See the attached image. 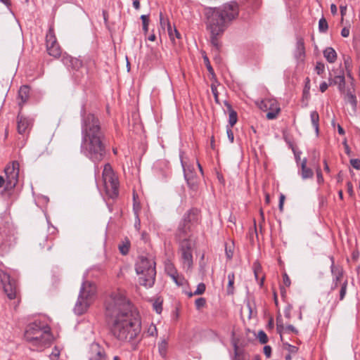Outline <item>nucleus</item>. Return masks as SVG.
<instances>
[{
	"mask_svg": "<svg viewBox=\"0 0 360 360\" xmlns=\"http://www.w3.org/2000/svg\"><path fill=\"white\" fill-rule=\"evenodd\" d=\"M105 315L112 335L120 341L134 342L141 330L138 314L122 290L111 292L105 300Z\"/></svg>",
	"mask_w": 360,
	"mask_h": 360,
	"instance_id": "nucleus-1",
	"label": "nucleus"
},
{
	"mask_svg": "<svg viewBox=\"0 0 360 360\" xmlns=\"http://www.w3.org/2000/svg\"><path fill=\"white\" fill-rule=\"evenodd\" d=\"M81 116L80 152L95 165H98L106 154L105 134L99 120L94 114H86L84 106L81 110Z\"/></svg>",
	"mask_w": 360,
	"mask_h": 360,
	"instance_id": "nucleus-2",
	"label": "nucleus"
},
{
	"mask_svg": "<svg viewBox=\"0 0 360 360\" xmlns=\"http://www.w3.org/2000/svg\"><path fill=\"white\" fill-rule=\"evenodd\" d=\"M238 5L235 1L210 8L207 13L206 24L210 32V42L217 51L221 47L218 37L224 32L230 22L238 16Z\"/></svg>",
	"mask_w": 360,
	"mask_h": 360,
	"instance_id": "nucleus-3",
	"label": "nucleus"
},
{
	"mask_svg": "<svg viewBox=\"0 0 360 360\" xmlns=\"http://www.w3.org/2000/svg\"><path fill=\"white\" fill-rule=\"evenodd\" d=\"M25 338L32 346L39 349L49 345L53 339L50 327L38 321L27 326Z\"/></svg>",
	"mask_w": 360,
	"mask_h": 360,
	"instance_id": "nucleus-4",
	"label": "nucleus"
},
{
	"mask_svg": "<svg viewBox=\"0 0 360 360\" xmlns=\"http://www.w3.org/2000/svg\"><path fill=\"white\" fill-rule=\"evenodd\" d=\"M136 272L139 276V284L146 288L153 286L155 281V262L152 259L139 257L136 263Z\"/></svg>",
	"mask_w": 360,
	"mask_h": 360,
	"instance_id": "nucleus-5",
	"label": "nucleus"
},
{
	"mask_svg": "<svg viewBox=\"0 0 360 360\" xmlns=\"http://www.w3.org/2000/svg\"><path fill=\"white\" fill-rule=\"evenodd\" d=\"M96 292V286L94 283L84 281L82 284L74 311L77 315L85 313Z\"/></svg>",
	"mask_w": 360,
	"mask_h": 360,
	"instance_id": "nucleus-6",
	"label": "nucleus"
},
{
	"mask_svg": "<svg viewBox=\"0 0 360 360\" xmlns=\"http://www.w3.org/2000/svg\"><path fill=\"white\" fill-rule=\"evenodd\" d=\"M102 177L108 196L112 199L117 198L119 194V181L110 164L104 165Z\"/></svg>",
	"mask_w": 360,
	"mask_h": 360,
	"instance_id": "nucleus-7",
	"label": "nucleus"
},
{
	"mask_svg": "<svg viewBox=\"0 0 360 360\" xmlns=\"http://www.w3.org/2000/svg\"><path fill=\"white\" fill-rule=\"evenodd\" d=\"M193 243L188 238L181 240L179 243V253L184 269L189 270L193 266Z\"/></svg>",
	"mask_w": 360,
	"mask_h": 360,
	"instance_id": "nucleus-8",
	"label": "nucleus"
},
{
	"mask_svg": "<svg viewBox=\"0 0 360 360\" xmlns=\"http://www.w3.org/2000/svg\"><path fill=\"white\" fill-rule=\"evenodd\" d=\"M0 281L7 297L10 300L17 298L18 289L15 280L11 278L6 272L0 270Z\"/></svg>",
	"mask_w": 360,
	"mask_h": 360,
	"instance_id": "nucleus-9",
	"label": "nucleus"
},
{
	"mask_svg": "<svg viewBox=\"0 0 360 360\" xmlns=\"http://www.w3.org/2000/svg\"><path fill=\"white\" fill-rule=\"evenodd\" d=\"M6 176V189L13 188L17 182L19 176V163L13 161L11 165H8L4 169Z\"/></svg>",
	"mask_w": 360,
	"mask_h": 360,
	"instance_id": "nucleus-10",
	"label": "nucleus"
},
{
	"mask_svg": "<svg viewBox=\"0 0 360 360\" xmlns=\"http://www.w3.org/2000/svg\"><path fill=\"white\" fill-rule=\"evenodd\" d=\"M195 212L193 210H189L187 213L184 215L183 221L180 223L178 228V236L180 239H185L188 236V233L191 231L190 223L195 219Z\"/></svg>",
	"mask_w": 360,
	"mask_h": 360,
	"instance_id": "nucleus-11",
	"label": "nucleus"
},
{
	"mask_svg": "<svg viewBox=\"0 0 360 360\" xmlns=\"http://www.w3.org/2000/svg\"><path fill=\"white\" fill-rule=\"evenodd\" d=\"M46 39L48 53L54 58H58L60 56V47L57 43L56 38L53 30H49V33L46 34Z\"/></svg>",
	"mask_w": 360,
	"mask_h": 360,
	"instance_id": "nucleus-12",
	"label": "nucleus"
},
{
	"mask_svg": "<svg viewBox=\"0 0 360 360\" xmlns=\"http://www.w3.org/2000/svg\"><path fill=\"white\" fill-rule=\"evenodd\" d=\"M61 61L69 70H72L74 73L78 72L82 67V62L77 58H73L66 53L62 55Z\"/></svg>",
	"mask_w": 360,
	"mask_h": 360,
	"instance_id": "nucleus-13",
	"label": "nucleus"
},
{
	"mask_svg": "<svg viewBox=\"0 0 360 360\" xmlns=\"http://www.w3.org/2000/svg\"><path fill=\"white\" fill-rule=\"evenodd\" d=\"M331 260L332 264L330 266V271L333 276V281L330 290L333 291L338 288L339 284L341 285V283H342L343 271L340 267L335 265L333 257H331Z\"/></svg>",
	"mask_w": 360,
	"mask_h": 360,
	"instance_id": "nucleus-14",
	"label": "nucleus"
},
{
	"mask_svg": "<svg viewBox=\"0 0 360 360\" xmlns=\"http://www.w3.org/2000/svg\"><path fill=\"white\" fill-rule=\"evenodd\" d=\"M89 360H105V352L98 344L91 345Z\"/></svg>",
	"mask_w": 360,
	"mask_h": 360,
	"instance_id": "nucleus-15",
	"label": "nucleus"
},
{
	"mask_svg": "<svg viewBox=\"0 0 360 360\" xmlns=\"http://www.w3.org/2000/svg\"><path fill=\"white\" fill-rule=\"evenodd\" d=\"M17 122V129L20 134H25L31 125V120L20 114L18 115Z\"/></svg>",
	"mask_w": 360,
	"mask_h": 360,
	"instance_id": "nucleus-16",
	"label": "nucleus"
},
{
	"mask_svg": "<svg viewBox=\"0 0 360 360\" xmlns=\"http://www.w3.org/2000/svg\"><path fill=\"white\" fill-rule=\"evenodd\" d=\"M9 230L6 227H0V248L6 250L8 246Z\"/></svg>",
	"mask_w": 360,
	"mask_h": 360,
	"instance_id": "nucleus-17",
	"label": "nucleus"
},
{
	"mask_svg": "<svg viewBox=\"0 0 360 360\" xmlns=\"http://www.w3.org/2000/svg\"><path fill=\"white\" fill-rule=\"evenodd\" d=\"M301 176L303 179L312 178L314 172L311 169L307 167V159L304 158L301 163Z\"/></svg>",
	"mask_w": 360,
	"mask_h": 360,
	"instance_id": "nucleus-18",
	"label": "nucleus"
},
{
	"mask_svg": "<svg viewBox=\"0 0 360 360\" xmlns=\"http://www.w3.org/2000/svg\"><path fill=\"white\" fill-rule=\"evenodd\" d=\"M184 177L187 181L188 186L192 190H194V191L196 190L198 188V181H197L196 177H195L191 172L188 173L185 168L184 169Z\"/></svg>",
	"mask_w": 360,
	"mask_h": 360,
	"instance_id": "nucleus-19",
	"label": "nucleus"
},
{
	"mask_svg": "<svg viewBox=\"0 0 360 360\" xmlns=\"http://www.w3.org/2000/svg\"><path fill=\"white\" fill-rule=\"evenodd\" d=\"M167 31L169 37L174 44H176V39H181V35L176 27L172 28L169 22H167Z\"/></svg>",
	"mask_w": 360,
	"mask_h": 360,
	"instance_id": "nucleus-20",
	"label": "nucleus"
},
{
	"mask_svg": "<svg viewBox=\"0 0 360 360\" xmlns=\"http://www.w3.org/2000/svg\"><path fill=\"white\" fill-rule=\"evenodd\" d=\"M30 96V88L27 86H22L18 91V97L20 98L21 102L19 105L22 106L27 102Z\"/></svg>",
	"mask_w": 360,
	"mask_h": 360,
	"instance_id": "nucleus-21",
	"label": "nucleus"
},
{
	"mask_svg": "<svg viewBox=\"0 0 360 360\" xmlns=\"http://www.w3.org/2000/svg\"><path fill=\"white\" fill-rule=\"evenodd\" d=\"M305 53V48L304 43L302 38H299L297 40L296 43V50L295 52V56L297 58H300L304 56Z\"/></svg>",
	"mask_w": 360,
	"mask_h": 360,
	"instance_id": "nucleus-22",
	"label": "nucleus"
},
{
	"mask_svg": "<svg viewBox=\"0 0 360 360\" xmlns=\"http://www.w3.org/2000/svg\"><path fill=\"white\" fill-rule=\"evenodd\" d=\"M323 56L330 63H334L337 59L336 51L332 47H327L323 51Z\"/></svg>",
	"mask_w": 360,
	"mask_h": 360,
	"instance_id": "nucleus-23",
	"label": "nucleus"
},
{
	"mask_svg": "<svg viewBox=\"0 0 360 360\" xmlns=\"http://www.w3.org/2000/svg\"><path fill=\"white\" fill-rule=\"evenodd\" d=\"M310 119L316 135L319 133V115L317 111L314 110L310 113Z\"/></svg>",
	"mask_w": 360,
	"mask_h": 360,
	"instance_id": "nucleus-24",
	"label": "nucleus"
},
{
	"mask_svg": "<svg viewBox=\"0 0 360 360\" xmlns=\"http://www.w3.org/2000/svg\"><path fill=\"white\" fill-rule=\"evenodd\" d=\"M225 105H226L229 111V123L230 125V127H233L238 120L237 113L236 111H234L231 105L228 103L227 102L225 103Z\"/></svg>",
	"mask_w": 360,
	"mask_h": 360,
	"instance_id": "nucleus-25",
	"label": "nucleus"
},
{
	"mask_svg": "<svg viewBox=\"0 0 360 360\" xmlns=\"http://www.w3.org/2000/svg\"><path fill=\"white\" fill-rule=\"evenodd\" d=\"M333 83L338 86L340 91L343 92L345 87V79L343 75H337L333 79Z\"/></svg>",
	"mask_w": 360,
	"mask_h": 360,
	"instance_id": "nucleus-26",
	"label": "nucleus"
},
{
	"mask_svg": "<svg viewBox=\"0 0 360 360\" xmlns=\"http://www.w3.org/2000/svg\"><path fill=\"white\" fill-rule=\"evenodd\" d=\"M227 278H228V285H227L226 291H227L228 294L232 295L234 292V287H233L234 281H235L234 273L231 272V273L229 274Z\"/></svg>",
	"mask_w": 360,
	"mask_h": 360,
	"instance_id": "nucleus-27",
	"label": "nucleus"
},
{
	"mask_svg": "<svg viewBox=\"0 0 360 360\" xmlns=\"http://www.w3.org/2000/svg\"><path fill=\"white\" fill-rule=\"evenodd\" d=\"M328 25L326 20L323 17L319 21V30L320 32H326L328 30Z\"/></svg>",
	"mask_w": 360,
	"mask_h": 360,
	"instance_id": "nucleus-28",
	"label": "nucleus"
},
{
	"mask_svg": "<svg viewBox=\"0 0 360 360\" xmlns=\"http://www.w3.org/2000/svg\"><path fill=\"white\" fill-rule=\"evenodd\" d=\"M167 342L162 340L158 345L159 352L162 356H165L167 353Z\"/></svg>",
	"mask_w": 360,
	"mask_h": 360,
	"instance_id": "nucleus-29",
	"label": "nucleus"
},
{
	"mask_svg": "<svg viewBox=\"0 0 360 360\" xmlns=\"http://www.w3.org/2000/svg\"><path fill=\"white\" fill-rule=\"evenodd\" d=\"M347 284H348L347 280H345L341 283L340 290V300H342L345 297V295L347 292Z\"/></svg>",
	"mask_w": 360,
	"mask_h": 360,
	"instance_id": "nucleus-30",
	"label": "nucleus"
},
{
	"mask_svg": "<svg viewBox=\"0 0 360 360\" xmlns=\"http://www.w3.org/2000/svg\"><path fill=\"white\" fill-rule=\"evenodd\" d=\"M347 98L348 102L352 105L353 108H356L357 105L356 96L352 92L348 91L347 93Z\"/></svg>",
	"mask_w": 360,
	"mask_h": 360,
	"instance_id": "nucleus-31",
	"label": "nucleus"
},
{
	"mask_svg": "<svg viewBox=\"0 0 360 360\" xmlns=\"http://www.w3.org/2000/svg\"><path fill=\"white\" fill-rule=\"evenodd\" d=\"M141 19L142 20L143 24V30L145 33H147L148 31V23H149V19L148 16L146 15H142L141 16Z\"/></svg>",
	"mask_w": 360,
	"mask_h": 360,
	"instance_id": "nucleus-32",
	"label": "nucleus"
},
{
	"mask_svg": "<svg viewBox=\"0 0 360 360\" xmlns=\"http://www.w3.org/2000/svg\"><path fill=\"white\" fill-rule=\"evenodd\" d=\"M165 271L168 276L175 274L177 272L174 266L172 263H168L165 265Z\"/></svg>",
	"mask_w": 360,
	"mask_h": 360,
	"instance_id": "nucleus-33",
	"label": "nucleus"
},
{
	"mask_svg": "<svg viewBox=\"0 0 360 360\" xmlns=\"http://www.w3.org/2000/svg\"><path fill=\"white\" fill-rule=\"evenodd\" d=\"M280 112V108H276L275 110H271L266 113V118L268 120H274L276 118Z\"/></svg>",
	"mask_w": 360,
	"mask_h": 360,
	"instance_id": "nucleus-34",
	"label": "nucleus"
},
{
	"mask_svg": "<svg viewBox=\"0 0 360 360\" xmlns=\"http://www.w3.org/2000/svg\"><path fill=\"white\" fill-rule=\"evenodd\" d=\"M153 308L158 314H161L162 311V302L159 300H156L153 304Z\"/></svg>",
	"mask_w": 360,
	"mask_h": 360,
	"instance_id": "nucleus-35",
	"label": "nucleus"
},
{
	"mask_svg": "<svg viewBox=\"0 0 360 360\" xmlns=\"http://www.w3.org/2000/svg\"><path fill=\"white\" fill-rule=\"evenodd\" d=\"M257 338L262 344H266L268 342L267 335L263 330L259 331Z\"/></svg>",
	"mask_w": 360,
	"mask_h": 360,
	"instance_id": "nucleus-36",
	"label": "nucleus"
},
{
	"mask_svg": "<svg viewBox=\"0 0 360 360\" xmlns=\"http://www.w3.org/2000/svg\"><path fill=\"white\" fill-rule=\"evenodd\" d=\"M205 285L203 283H200L198 285L196 290L193 292V295H202L205 292Z\"/></svg>",
	"mask_w": 360,
	"mask_h": 360,
	"instance_id": "nucleus-37",
	"label": "nucleus"
},
{
	"mask_svg": "<svg viewBox=\"0 0 360 360\" xmlns=\"http://www.w3.org/2000/svg\"><path fill=\"white\" fill-rule=\"evenodd\" d=\"M325 70V65L321 62H317L315 67V71L319 75H322Z\"/></svg>",
	"mask_w": 360,
	"mask_h": 360,
	"instance_id": "nucleus-38",
	"label": "nucleus"
},
{
	"mask_svg": "<svg viewBox=\"0 0 360 360\" xmlns=\"http://www.w3.org/2000/svg\"><path fill=\"white\" fill-rule=\"evenodd\" d=\"M147 334H148V335L152 336V337L156 336L158 335V330H157L155 325L151 324L148 327V328L147 330Z\"/></svg>",
	"mask_w": 360,
	"mask_h": 360,
	"instance_id": "nucleus-39",
	"label": "nucleus"
},
{
	"mask_svg": "<svg viewBox=\"0 0 360 360\" xmlns=\"http://www.w3.org/2000/svg\"><path fill=\"white\" fill-rule=\"evenodd\" d=\"M206 304V300L203 297H199L195 300V304L197 308V309H200V308L203 307Z\"/></svg>",
	"mask_w": 360,
	"mask_h": 360,
	"instance_id": "nucleus-40",
	"label": "nucleus"
},
{
	"mask_svg": "<svg viewBox=\"0 0 360 360\" xmlns=\"http://www.w3.org/2000/svg\"><path fill=\"white\" fill-rule=\"evenodd\" d=\"M133 210H134L136 218L138 219L139 212L141 210V206H140L139 203L136 201L134 195Z\"/></svg>",
	"mask_w": 360,
	"mask_h": 360,
	"instance_id": "nucleus-41",
	"label": "nucleus"
},
{
	"mask_svg": "<svg viewBox=\"0 0 360 360\" xmlns=\"http://www.w3.org/2000/svg\"><path fill=\"white\" fill-rule=\"evenodd\" d=\"M350 165L356 169L360 170V160L355 158L350 160Z\"/></svg>",
	"mask_w": 360,
	"mask_h": 360,
	"instance_id": "nucleus-42",
	"label": "nucleus"
},
{
	"mask_svg": "<svg viewBox=\"0 0 360 360\" xmlns=\"http://www.w3.org/2000/svg\"><path fill=\"white\" fill-rule=\"evenodd\" d=\"M119 249H120V252L125 255L128 253L129 252V245L128 243L127 244H122V245H119Z\"/></svg>",
	"mask_w": 360,
	"mask_h": 360,
	"instance_id": "nucleus-43",
	"label": "nucleus"
},
{
	"mask_svg": "<svg viewBox=\"0 0 360 360\" xmlns=\"http://www.w3.org/2000/svg\"><path fill=\"white\" fill-rule=\"evenodd\" d=\"M48 236L46 234L42 235L41 237L37 238V243L41 248H44V242L46 241Z\"/></svg>",
	"mask_w": 360,
	"mask_h": 360,
	"instance_id": "nucleus-44",
	"label": "nucleus"
},
{
	"mask_svg": "<svg viewBox=\"0 0 360 360\" xmlns=\"http://www.w3.org/2000/svg\"><path fill=\"white\" fill-rule=\"evenodd\" d=\"M234 353L235 356L232 360H244L243 357L240 355V352L238 350V347L235 345Z\"/></svg>",
	"mask_w": 360,
	"mask_h": 360,
	"instance_id": "nucleus-45",
	"label": "nucleus"
},
{
	"mask_svg": "<svg viewBox=\"0 0 360 360\" xmlns=\"http://www.w3.org/2000/svg\"><path fill=\"white\" fill-rule=\"evenodd\" d=\"M342 145L344 146L345 153L347 155H350V154H351V149H350L349 146L347 144V141L346 138L344 139V140L342 141Z\"/></svg>",
	"mask_w": 360,
	"mask_h": 360,
	"instance_id": "nucleus-46",
	"label": "nucleus"
},
{
	"mask_svg": "<svg viewBox=\"0 0 360 360\" xmlns=\"http://www.w3.org/2000/svg\"><path fill=\"white\" fill-rule=\"evenodd\" d=\"M283 284L286 287H289L290 285V279L286 273L283 274Z\"/></svg>",
	"mask_w": 360,
	"mask_h": 360,
	"instance_id": "nucleus-47",
	"label": "nucleus"
},
{
	"mask_svg": "<svg viewBox=\"0 0 360 360\" xmlns=\"http://www.w3.org/2000/svg\"><path fill=\"white\" fill-rule=\"evenodd\" d=\"M231 127H228L226 128V134H227V136H228V138L229 139V141L233 143V140H234V136H233V133L231 129Z\"/></svg>",
	"mask_w": 360,
	"mask_h": 360,
	"instance_id": "nucleus-48",
	"label": "nucleus"
},
{
	"mask_svg": "<svg viewBox=\"0 0 360 360\" xmlns=\"http://www.w3.org/2000/svg\"><path fill=\"white\" fill-rule=\"evenodd\" d=\"M211 90H212V92L214 95V100L217 103H219V100H218V91H217V86H215L214 85L212 84L211 86Z\"/></svg>",
	"mask_w": 360,
	"mask_h": 360,
	"instance_id": "nucleus-49",
	"label": "nucleus"
},
{
	"mask_svg": "<svg viewBox=\"0 0 360 360\" xmlns=\"http://www.w3.org/2000/svg\"><path fill=\"white\" fill-rule=\"evenodd\" d=\"M284 201H285V195L283 194H281L280 198H279V204H278V207H279V210L281 212H282L283 210Z\"/></svg>",
	"mask_w": 360,
	"mask_h": 360,
	"instance_id": "nucleus-50",
	"label": "nucleus"
},
{
	"mask_svg": "<svg viewBox=\"0 0 360 360\" xmlns=\"http://www.w3.org/2000/svg\"><path fill=\"white\" fill-rule=\"evenodd\" d=\"M264 354L266 355L267 358L271 356V347L269 345H266L264 347Z\"/></svg>",
	"mask_w": 360,
	"mask_h": 360,
	"instance_id": "nucleus-51",
	"label": "nucleus"
},
{
	"mask_svg": "<svg viewBox=\"0 0 360 360\" xmlns=\"http://www.w3.org/2000/svg\"><path fill=\"white\" fill-rule=\"evenodd\" d=\"M291 309H292V306L291 305L287 306L285 307V309H284L285 316L287 319H290V316H291Z\"/></svg>",
	"mask_w": 360,
	"mask_h": 360,
	"instance_id": "nucleus-52",
	"label": "nucleus"
},
{
	"mask_svg": "<svg viewBox=\"0 0 360 360\" xmlns=\"http://www.w3.org/2000/svg\"><path fill=\"white\" fill-rule=\"evenodd\" d=\"M316 174H317V181L319 184H321L323 181V178L321 174V171L320 168H318L316 169Z\"/></svg>",
	"mask_w": 360,
	"mask_h": 360,
	"instance_id": "nucleus-53",
	"label": "nucleus"
},
{
	"mask_svg": "<svg viewBox=\"0 0 360 360\" xmlns=\"http://www.w3.org/2000/svg\"><path fill=\"white\" fill-rule=\"evenodd\" d=\"M307 79V84H305V86L303 90V96H307L309 94V89H310L309 80L308 78Z\"/></svg>",
	"mask_w": 360,
	"mask_h": 360,
	"instance_id": "nucleus-54",
	"label": "nucleus"
},
{
	"mask_svg": "<svg viewBox=\"0 0 360 360\" xmlns=\"http://www.w3.org/2000/svg\"><path fill=\"white\" fill-rule=\"evenodd\" d=\"M285 331L287 332H292L294 333H297V330L292 326V325H288L285 327Z\"/></svg>",
	"mask_w": 360,
	"mask_h": 360,
	"instance_id": "nucleus-55",
	"label": "nucleus"
},
{
	"mask_svg": "<svg viewBox=\"0 0 360 360\" xmlns=\"http://www.w3.org/2000/svg\"><path fill=\"white\" fill-rule=\"evenodd\" d=\"M185 283V279L183 276H178V279L176 281V284L179 286L183 285Z\"/></svg>",
	"mask_w": 360,
	"mask_h": 360,
	"instance_id": "nucleus-56",
	"label": "nucleus"
},
{
	"mask_svg": "<svg viewBox=\"0 0 360 360\" xmlns=\"http://www.w3.org/2000/svg\"><path fill=\"white\" fill-rule=\"evenodd\" d=\"M328 87V84L326 82H323L319 86L320 91L323 93L325 92Z\"/></svg>",
	"mask_w": 360,
	"mask_h": 360,
	"instance_id": "nucleus-57",
	"label": "nucleus"
},
{
	"mask_svg": "<svg viewBox=\"0 0 360 360\" xmlns=\"http://www.w3.org/2000/svg\"><path fill=\"white\" fill-rule=\"evenodd\" d=\"M204 59H205V61L207 63L206 65H207V68L209 72L211 73V74H213L214 73V70H213V68H212V66L210 64V62H209V60H208L207 57H205Z\"/></svg>",
	"mask_w": 360,
	"mask_h": 360,
	"instance_id": "nucleus-58",
	"label": "nucleus"
},
{
	"mask_svg": "<svg viewBox=\"0 0 360 360\" xmlns=\"http://www.w3.org/2000/svg\"><path fill=\"white\" fill-rule=\"evenodd\" d=\"M277 332L280 334L281 340H283V333L285 331V328L284 326H281V327H276Z\"/></svg>",
	"mask_w": 360,
	"mask_h": 360,
	"instance_id": "nucleus-59",
	"label": "nucleus"
},
{
	"mask_svg": "<svg viewBox=\"0 0 360 360\" xmlns=\"http://www.w3.org/2000/svg\"><path fill=\"white\" fill-rule=\"evenodd\" d=\"M341 35L343 37H347L349 35V30L347 27H344L341 30Z\"/></svg>",
	"mask_w": 360,
	"mask_h": 360,
	"instance_id": "nucleus-60",
	"label": "nucleus"
},
{
	"mask_svg": "<svg viewBox=\"0 0 360 360\" xmlns=\"http://www.w3.org/2000/svg\"><path fill=\"white\" fill-rule=\"evenodd\" d=\"M226 255L229 259H231L233 257V252L231 249H229L227 247L225 248Z\"/></svg>",
	"mask_w": 360,
	"mask_h": 360,
	"instance_id": "nucleus-61",
	"label": "nucleus"
},
{
	"mask_svg": "<svg viewBox=\"0 0 360 360\" xmlns=\"http://www.w3.org/2000/svg\"><path fill=\"white\" fill-rule=\"evenodd\" d=\"M340 9L341 15L344 16L346 14L347 6L346 5H345V6L344 5H341L340 6Z\"/></svg>",
	"mask_w": 360,
	"mask_h": 360,
	"instance_id": "nucleus-62",
	"label": "nucleus"
},
{
	"mask_svg": "<svg viewBox=\"0 0 360 360\" xmlns=\"http://www.w3.org/2000/svg\"><path fill=\"white\" fill-rule=\"evenodd\" d=\"M287 345L288 346V350L290 352H292V353L297 352V348L295 346L291 345L290 344H287Z\"/></svg>",
	"mask_w": 360,
	"mask_h": 360,
	"instance_id": "nucleus-63",
	"label": "nucleus"
},
{
	"mask_svg": "<svg viewBox=\"0 0 360 360\" xmlns=\"http://www.w3.org/2000/svg\"><path fill=\"white\" fill-rule=\"evenodd\" d=\"M60 355V352L56 348L54 349V351L51 353V358H57Z\"/></svg>",
	"mask_w": 360,
	"mask_h": 360,
	"instance_id": "nucleus-64",
	"label": "nucleus"
}]
</instances>
